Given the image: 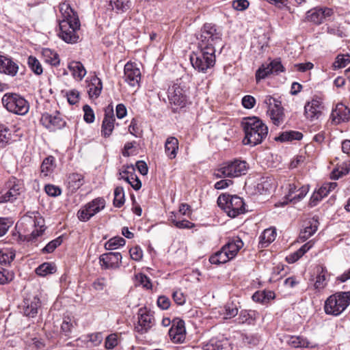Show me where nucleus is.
Wrapping results in <instances>:
<instances>
[{
    "label": "nucleus",
    "mask_w": 350,
    "mask_h": 350,
    "mask_svg": "<svg viewBox=\"0 0 350 350\" xmlns=\"http://www.w3.org/2000/svg\"><path fill=\"white\" fill-rule=\"evenodd\" d=\"M84 112L83 119L87 123H92L94 121V113L91 107L88 105H85L83 107Z\"/></svg>",
    "instance_id": "obj_54"
},
{
    "label": "nucleus",
    "mask_w": 350,
    "mask_h": 350,
    "mask_svg": "<svg viewBox=\"0 0 350 350\" xmlns=\"http://www.w3.org/2000/svg\"><path fill=\"white\" fill-rule=\"evenodd\" d=\"M239 308V303H234L233 301L226 303L224 308H221L224 319H230L237 316Z\"/></svg>",
    "instance_id": "obj_34"
},
{
    "label": "nucleus",
    "mask_w": 350,
    "mask_h": 350,
    "mask_svg": "<svg viewBox=\"0 0 350 350\" xmlns=\"http://www.w3.org/2000/svg\"><path fill=\"white\" fill-rule=\"evenodd\" d=\"M115 121L113 106L109 105L105 109V116L101 126L102 136L109 137L111 135Z\"/></svg>",
    "instance_id": "obj_19"
},
{
    "label": "nucleus",
    "mask_w": 350,
    "mask_h": 350,
    "mask_svg": "<svg viewBox=\"0 0 350 350\" xmlns=\"http://www.w3.org/2000/svg\"><path fill=\"white\" fill-rule=\"evenodd\" d=\"M68 68L72 77L79 81H81L87 73L83 64L78 61L70 62L68 65Z\"/></svg>",
    "instance_id": "obj_28"
},
{
    "label": "nucleus",
    "mask_w": 350,
    "mask_h": 350,
    "mask_svg": "<svg viewBox=\"0 0 350 350\" xmlns=\"http://www.w3.org/2000/svg\"><path fill=\"white\" fill-rule=\"evenodd\" d=\"M124 191L122 187H117L114 190L113 205L121 207L124 204Z\"/></svg>",
    "instance_id": "obj_46"
},
{
    "label": "nucleus",
    "mask_w": 350,
    "mask_h": 350,
    "mask_svg": "<svg viewBox=\"0 0 350 350\" xmlns=\"http://www.w3.org/2000/svg\"><path fill=\"white\" fill-rule=\"evenodd\" d=\"M271 74V71L269 64H262L256 72V82H259L260 80L265 79Z\"/></svg>",
    "instance_id": "obj_47"
},
{
    "label": "nucleus",
    "mask_w": 350,
    "mask_h": 350,
    "mask_svg": "<svg viewBox=\"0 0 350 350\" xmlns=\"http://www.w3.org/2000/svg\"><path fill=\"white\" fill-rule=\"evenodd\" d=\"M15 253L10 250H0V263L10 264L14 258Z\"/></svg>",
    "instance_id": "obj_49"
},
{
    "label": "nucleus",
    "mask_w": 350,
    "mask_h": 350,
    "mask_svg": "<svg viewBox=\"0 0 350 350\" xmlns=\"http://www.w3.org/2000/svg\"><path fill=\"white\" fill-rule=\"evenodd\" d=\"M276 237V232L274 228L265 229L259 237L260 247H266L272 243Z\"/></svg>",
    "instance_id": "obj_32"
},
{
    "label": "nucleus",
    "mask_w": 350,
    "mask_h": 350,
    "mask_svg": "<svg viewBox=\"0 0 350 350\" xmlns=\"http://www.w3.org/2000/svg\"><path fill=\"white\" fill-rule=\"evenodd\" d=\"M230 256L229 253L226 250H224V247H222L220 250L211 256L209 261L213 265L224 264L232 259V258H230Z\"/></svg>",
    "instance_id": "obj_33"
},
{
    "label": "nucleus",
    "mask_w": 350,
    "mask_h": 350,
    "mask_svg": "<svg viewBox=\"0 0 350 350\" xmlns=\"http://www.w3.org/2000/svg\"><path fill=\"white\" fill-rule=\"evenodd\" d=\"M217 204L230 217H235L245 211V203L237 196L220 195L217 198Z\"/></svg>",
    "instance_id": "obj_7"
},
{
    "label": "nucleus",
    "mask_w": 350,
    "mask_h": 350,
    "mask_svg": "<svg viewBox=\"0 0 350 350\" xmlns=\"http://www.w3.org/2000/svg\"><path fill=\"white\" fill-rule=\"evenodd\" d=\"M40 122L49 131H55L61 129L66 126V121L62 118L61 114L58 111H55V114L44 113L42 115Z\"/></svg>",
    "instance_id": "obj_12"
},
{
    "label": "nucleus",
    "mask_w": 350,
    "mask_h": 350,
    "mask_svg": "<svg viewBox=\"0 0 350 350\" xmlns=\"http://www.w3.org/2000/svg\"><path fill=\"white\" fill-rule=\"evenodd\" d=\"M186 330L184 321L176 319L172 321V325L169 330L171 340L175 343H181L185 339Z\"/></svg>",
    "instance_id": "obj_17"
},
{
    "label": "nucleus",
    "mask_w": 350,
    "mask_h": 350,
    "mask_svg": "<svg viewBox=\"0 0 350 350\" xmlns=\"http://www.w3.org/2000/svg\"><path fill=\"white\" fill-rule=\"evenodd\" d=\"M46 193L52 197H56L61 194L62 191L57 186L53 185H46L44 187Z\"/></svg>",
    "instance_id": "obj_58"
},
{
    "label": "nucleus",
    "mask_w": 350,
    "mask_h": 350,
    "mask_svg": "<svg viewBox=\"0 0 350 350\" xmlns=\"http://www.w3.org/2000/svg\"><path fill=\"white\" fill-rule=\"evenodd\" d=\"M60 12L63 18L59 23V36L67 43L77 42L79 39L78 31L80 28V22L77 13L67 3L61 5Z\"/></svg>",
    "instance_id": "obj_1"
},
{
    "label": "nucleus",
    "mask_w": 350,
    "mask_h": 350,
    "mask_svg": "<svg viewBox=\"0 0 350 350\" xmlns=\"http://www.w3.org/2000/svg\"><path fill=\"white\" fill-rule=\"evenodd\" d=\"M198 40V48L215 50V46L222 42L221 29L215 24L205 23L201 28Z\"/></svg>",
    "instance_id": "obj_3"
},
{
    "label": "nucleus",
    "mask_w": 350,
    "mask_h": 350,
    "mask_svg": "<svg viewBox=\"0 0 350 350\" xmlns=\"http://www.w3.org/2000/svg\"><path fill=\"white\" fill-rule=\"evenodd\" d=\"M124 78L129 85L138 86L141 79V72L133 64L126 63L124 68Z\"/></svg>",
    "instance_id": "obj_20"
},
{
    "label": "nucleus",
    "mask_w": 350,
    "mask_h": 350,
    "mask_svg": "<svg viewBox=\"0 0 350 350\" xmlns=\"http://www.w3.org/2000/svg\"><path fill=\"white\" fill-rule=\"evenodd\" d=\"M333 13V10L329 8H315L307 12L306 18L316 25H320Z\"/></svg>",
    "instance_id": "obj_16"
},
{
    "label": "nucleus",
    "mask_w": 350,
    "mask_h": 350,
    "mask_svg": "<svg viewBox=\"0 0 350 350\" xmlns=\"http://www.w3.org/2000/svg\"><path fill=\"white\" fill-rule=\"evenodd\" d=\"M178 141L174 137H170L165 143V153L170 159H174L177 155Z\"/></svg>",
    "instance_id": "obj_30"
},
{
    "label": "nucleus",
    "mask_w": 350,
    "mask_h": 350,
    "mask_svg": "<svg viewBox=\"0 0 350 350\" xmlns=\"http://www.w3.org/2000/svg\"><path fill=\"white\" fill-rule=\"evenodd\" d=\"M243 106L246 109H252L254 107L256 99L250 95H246L243 97L241 100Z\"/></svg>",
    "instance_id": "obj_63"
},
{
    "label": "nucleus",
    "mask_w": 350,
    "mask_h": 350,
    "mask_svg": "<svg viewBox=\"0 0 350 350\" xmlns=\"http://www.w3.org/2000/svg\"><path fill=\"white\" fill-rule=\"evenodd\" d=\"M109 7L116 13H123L129 10L130 0H109Z\"/></svg>",
    "instance_id": "obj_35"
},
{
    "label": "nucleus",
    "mask_w": 350,
    "mask_h": 350,
    "mask_svg": "<svg viewBox=\"0 0 350 350\" xmlns=\"http://www.w3.org/2000/svg\"><path fill=\"white\" fill-rule=\"evenodd\" d=\"M2 103L8 111L15 114L23 116L29 111L28 102L17 94H5L2 98Z\"/></svg>",
    "instance_id": "obj_8"
},
{
    "label": "nucleus",
    "mask_w": 350,
    "mask_h": 350,
    "mask_svg": "<svg viewBox=\"0 0 350 350\" xmlns=\"http://www.w3.org/2000/svg\"><path fill=\"white\" fill-rule=\"evenodd\" d=\"M62 243V237H59L54 240H52L46 244V245L42 248V252L44 254L52 253L58 246Z\"/></svg>",
    "instance_id": "obj_50"
},
{
    "label": "nucleus",
    "mask_w": 350,
    "mask_h": 350,
    "mask_svg": "<svg viewBox=\"0 0 350 350\" xmlns=\"http://www.w3.org/2000/svg\"><path fill=\"white\" fill-rule=\"evenodd\" d=\"M250 5L247 0H234L232 1V8L238 11H243Z\"/></svg>",
    "instance_id": "obj_60"
},
{
    "label": "nucleus",
    "mask_w": 350,
    "mask_h": 350,
    "mask_svg": "<svg viewBox=\"0 0 350 350\" xmlns=\"http://www.w3.org/2000/svg\"><path fill=\"white\" fill-rule=\"evenodd\" d=\"M57 267L53 262H44L38 266L36 269L37 275L40 276H46L48 274H52L55 273Z\"/></svg>",
    "instance_id": "obj_40"
},
{
    "label": "nucleus",
    "mask_w": 350,
    "mask_h": 350,
    "mask_svg": "<svg viewBox=\"0 0 350 350\" xmlns=\"http://www.w3.org/2000/svg\"><path fill=\"white\" fill-rule=\"evenodd\" d=\"M350 305V291L338 292L330 295L325 301L327 314L338 316Z\"/></svg>",
    "instance_id": "obj_5"
},
{
    "label": "nucleus",
    "mask_w": 350,
    "mask_h": 350,
    "mask_svg": "<svg viewBox=\"0 0 350 350\" xmlns=\"http://www.w3.org/2000/svg\"><path fill=\"white\" fill-rule=\"evenodd\" d=\"M55 167V158L52 156L48 157L43 160L41 164V174L44 176H47L53 172Z\"/></svg>",
    "instance_id": "obj_38"
},
{
    "label": "nucleus",
    "mask_w": 350,
    "mask_h": 350,
    "mask_svg": "<svg viewBox=\"0 0 350 350\" xmlns=\"http://www.w3.org/2000/svg\"><path fill=\"white\" fill-rule=\"evenodd\" d=\"M34 215L33 219L32 217L27 218L28 223H33L35 230L31 233L26 237V240L28 242H33L36 240L38 237H40L45 230L44 220L42 217H40L38 213H32Z\"/></svg>",
    "instance_id": "obj_18"
},
{
    "label": "nucleus",
    "mask_w": 350,
    "mask_h": 350,
    "mask_svg": "<svg viewBox=\"0 0 350 350\" xmlns=\"http://www.w3.org/2000/svg\"><path fill=\"white\" fill-rule=\"evenodd\" d=\"M349 164L347 163H343L342 165L338 167L336 170H334L332 173V178L334 179H338L343 175H346L349 172Z\"/></svg>",
    "instance_id": "obj_51"
},
{
    "label": "nucleus",
    "mask_w": 350,
    "mask_h": 350,
    "mask_svg": "<svg viewBox=\"0 0 350 350\" xmlns=\"http://www.w3.org/2000/svg\"><path fill=\"white\" fill-rule=\"evenodd\" d=\"M287 343L292 347H309V342L307 339L297 336H291L288 337Z\"/></svg>",
    "instance_id": "obj_41"
},
{
    "label": "nucleus",
    "mask_w": 350,
    "mask_h": 350,
    "mask_svg": "<svg viewBox=\"0 0 350 350\" xmlns=\"http://www.w3.org/2000/svg\"><path fill=\"white\" fill-rule=\"evenodd\" d=\"M215 50L198 48L190 56L193 67L199 72H205L215 64Z\"/></svg>",
    "instance_id": "obj_6"
},
{
    "label": "nucleus",
    "mask_w": 350,
    "mask_h": 350,
    "mask_svg": "<svg viewBox=\"0 0 350 350\" xmlns=\"http://www.w3.org/2000/svg\"><path fill=\"white\" fill-rule=\"evenodd\" d=\"M129 253L131 258L135 261H139L143 256V252L138 246L131 248L129 250Z\"/></svg>",
    "instance_id": "obj_62"
},
{
    "label": "nucleus",
    "mask_w": 350,
    "mask_h": 350,
    "mask_svg": "<svg viewBox=\"0 0 350 350\" xmlns=\"http://www.w3.org/2000/svg\"><path fill=\"white\" fill-rule=\"evenodd\" d=\"M27 64L31 71L36 75H40L42 73V65L36 57L32 55L29 56L27 59Z\"/></svg>",
    "instance_id": "obj_45"
},
{
    "label": "nucleus",
    "mask_w": 350,
    "mask_h": 350,
    "mask_svg": "<svg viewBox=\"0 0 350 350\" xmlns=\"http://www.w3.org/2000/svg\"><path fill=\"white\" fill-rule=\"evenodd\" d=\"M42 54L45 62L53 66H57L59 65V57L55 51L50 49L46 48L42 50Z\"/></svg>",
    "instance_id": "obj_36"
},
{
    "label": "nucleus",
    "mask_w": 350,
    "mask_h": 350,
    "mask_svg": "<svg viewBox=\"0 0 350 350\" xmlns=\"http://www.w3.org/2000/svg\"><path fill=\"white\" fill-rule=\"evenodd\" d=\"M170 220L174 224V225L178 228L191 229L194 226V224L193 223L189 221L187 219H182L178 221L176 219L172 218V217H171Z\"/></svg>",
    "instance_id": "obj_55"
},
{
    "label": "nucleus",
    "mask_w": 350,
    "mask_h": 350,
    "mask_svg": "<svg viewBox=\"0 0 350 350\" xmlns=\"http://www.w3.org/2000/svg\"><path fill=\"white\" fill-rule=\"evenodd\" d=\"M350 63V55L349 54H340L337 55L335 62L333 64L334 69L345 67Z\"/></svg>",
    "instance_id": "obj_48"
},
{
    "label": "nucleus",
    "mask_w": 350,
    "mask_h": 350,
    "mask_svg": "<svg viewBox=\"0 0 350 350\" xmlns=\"http://www.w3.org/2000/svg\"><path fill=\"white\" fill-rule=\"evenodd\" d=\"M312 247V243L309 241L302 245L296 252L292 255V261H296L301 258L306 252H307Z\"/></svg>",
    "instance_id": "obj_52"
},
{
    "label": "nucleus",
    "mask_w": 350,
    "mask_h": 350,
    "mask_svg": "<svg viewBox=\"0 0 350 350\" xmlns=\"http://www.w3.org/2000/svg\"><path fill=\"white\" fill-rule=\"evenodd\" d=\"M331 118L336 124L349 121L350 120V109L343 104L339 103L332 110Z\"/></svg>",
    "instance_id": "obj_23"
},
{
    "label": "nucleus",
    "mask_w": 350,
    "mask_h": 350,
    "mask_svg": "<svg viewBox=\"0 0 350 350\" xmlns=\"http://www.w3.org/2000/svg\"><path fill=\"white\" fill-rule=\"evenodd\" d=\"M83 183V176L82 174L73 173L68 177V187L71 192L76 191Z\"/></svg>",
    "instance_id": "obj_31"
},
{
    "label": "nucleus",
    "mask_w": 350,
    "mask_h": 350,
    "mask_svg": "<svg viewBox=\"0 0 350 350\" xmlns=\"http://www.w3.org/2000/svg\"><path fill=\"white\" fill-rule=\"evenodd\" d=\"M323 110L324 105L322 99L314 97L305 105L304 114L307 119L314 121L321 117Z\"/></svg>",
    "instance_id": "obj_13"
},
{
    "label": "nucleus",
    "mask_w": 350,
    "mask_h": 350,
    "mask_svg": "<svg viewBox=\"0 0 350 350\" xmlns=\"http://www.w3.org/2000/svg\"><path fill=\"white\" fill-rule=\"evenodd\" d=\"M243 247V242L239 237H233L229 239L228 241L223 246L224 250H226L230 258H234L238 252Z\"/></svg>",
    "instance_id": "obj_25"
},
{
    "label": "nucleus",
    "mask_w": 350,
    "mask_h": 350,
    "mask_svg": "<svg viewBox=\"0 0 350 350\" xmlns=\"http://www.w3.org/2000/svg\"><path fill=\"white\" fill-rule=\"evenodd\" d=\"M72 327V323L70 322L69 318H65L62 323L61 330L66 336H68L71 333Z\"/></svg>",
    "instance_id": "obj_61"
},
{
    "label": "nucleus",
    "mask_w": 350,
    "mask_h": 350,
    "mask_svg": "<svg viewBox=\"0 0 350 350\" xmlns=\"http://www.w3.org/2000/svg\"><path fill=\"white\" fill-rule=\"evenodd\" d=\"M41 307V302L38 296L26 297L23 303V314L29 317H34L37 315L38 309Z\"/></svg>",
    "instance_id": "obj_21"
},
{
    "label": "nucleus",
    "mask_w": 350,
    "mask_h": 350,
    "mask_svg": "<svg viewBox=\"0 0 350 350\" xmlns=\"http://www.w3.org/2000/svg\"><path fill=\"white\" fill-rule=\"evenodd\" d=\"M258 316V313L256 310H242L235 321L239 324L247 323L251 325L255 323Z\"/></svg>",
    "instance_id": "obj_29"
},
{
    "label": "nucleus",
    "mask_w": 350,
    "mask_h": 350,
    "mask_svg": "<svg viewBox=\"0 0 350 350\" xmlns=\"http://www.w3.org/2000/svg\"><path fill=\"white\" fill-rule=\"evenodd\" d=\"M138 322L135 327L136 332L140 334L147 332L154 325V318L146 308H141L138 310Z\"/></svg>",
    "instance_id": "obj_14"
},
{
    "label": "nucleus",
    "mask_w": 350,
    "mask_h": 350,
    "mask_svg": "<svg viewBox=\"0 0 350 350\" xmlns=\"http://www.w3.org/2000/svg\"><path fill=\"white\" fill-rule=\"evenodd\" d=\"M267 114L275 125H280L284 121L283 109L278 104L269 106Z\"/></svg>",
    "instance_id": "obj_27"
},
{
    "label": "nucleus",
    "mask_w": 350,
    "mask_h": 350,
    "mask_svg": "<svg viewBox=\"0 0 350 350\" xmlns=\"http://www.w3.org/2000/svg\"><path fill=\"white\" fill-rule=\"evenodd\" d=\"M68 102L70 105H75L79 102V92L77 90H72L67 93Z\"/></svg>",
    "instance_id": "obj_64"
},
{
    "label": "nucleus",
    "mask_w": 350,
    "mask_h": 350,
    "mask_svg": "<svg viewBox=\"0 0 350 350\" xmlns=\"http://www.w3.org/2000/svg\"><path fill=\"white\" fill-rule=\"evenodd\" d=\"M105 206V200L103 198H96L81 207L77 212V217L80 221H87Z\"/></svg>",
    "instance_id": "obj_11"
},
{
    "label": "nucleus",
    "mask_w": 350,
    "mask_h": 350,
    "mask_svg": "<svg viewBox=\"0 0 350 350\" xmlns=\"http://www.w3.org/2000/svg\"><path fill=\"white\" fill-rule=\"evenodd\" d=\"M5 187L7 191L0 193V203L13 202L25 190L23 182L16 177H11Z\"/></svg>",
    "instance_id": "obj_9"
},
{
    "label": "nucleus",
    "mask_w": 350,
    "mask_h": 350,
    "mask_svg": "<svg viewBox=\"0 0 350 350\" xmlns=\"http://www.w3.org/2000/svg\"><path fill=\"white\" fill-rule=\"evenodd\" d=\"M326 273L327 270L324 268H321V271L319 273L316 278L314 287L318 292L323 290L327 284L328 280Z\"/></svg>",
    "instance_id": "obj_39"
},
{
    "label": "nucleus",
    "mask_w": 350,
    "mask_h": 350,
    "mask_svg": "<svg viewBox=\"0 0 350 350\" xmlns=\"http://www.w3.org/2000/svg\"><path fill=\"white\" fill-rule=\"evenodd\" d=\"M126 241L121 237H114L110 239L105 244V248L107 250H113L118 249L120 246H124Z\"/></svg>",
    "instance_id": "obj_43"
},
{
    "label": "nucleus",
    "mask_w": 350,
    "mask_h": 350,
    "mask_svg": "<svg viewBox=\"0 0 350 350\" xmlns=\"http://www.w3.org/2000/svg\"><path fill=\"white\" fill-rule=\"evenodd\" d=\"M319 221L315 217H312L305 222L304 228L300 232L299 239L306 241L313 235L318 229Z\"/></svg>",
    "instance_id": "obj_26"
},
{
    "label": "nucleus",
    "mask_w": 350,
    "mask_h": 350,
    "mask_svg": "<svg viewBox=\"0 0 350 350\" xmlns=\"http://www.w3.org/2000/svg\"><path fill=\"white\" fill-rule=\"evenodd\" d=\"M93 81L89 85L88 94L91 98H97L101 93L103 88L102 81L98 78L94 79Z\"/></svg>",
    "instance_id": "obj_42"
},
{
    "label": "nucleus",
    "mask_w": 350,
    "mask_h": 350,
    "mask_svg": "<svg viewBox=\"0 0 350 350\" xmlns=\"http://www.w3.org/2000/svg\"><path fill=\"white\" fill-rule=\"evenodd\" d=\"M271 71V74H279L284 70V66H282L280 59H273L269 64H268Z\"/></svg>",
    "instance_id": "obj_56"
},
{
    "label": "nucleus",
    "mask_w": 350,
    "mask_h": 350,
    "mask_svg": "<svg viewBox=\"0 0 350 350\" xmlns=\"http://www.w3.org/2000/svg\"><path fill=\"white\" fill-rule=\"evenodd\" d=\"M204 350H232L229 340L223 336L214 337L204 345Z\"/></svg>",
    "instance_id": "obj_22"
},
{
    "label": "nucleus",
    "mask_w": 350,
    "mask_h": 350,
    "mask_svg": "<svg viewBox=\"0 0 350 350\" xmlns=\"http://www.w3.org/2000/svg\"><path fill=\"white\" fill-rule=\"evenodd\" d=\"M18 71V66L12 58L0 55V73L14 77Z\"/></svg>",
    "instance_id": "obj_24"
},
{
    "label": "nucleus",
    "mask_w": 350,
    "mask_h": 350,
    "mask_svg": "<svg viewBox=\"0 0 350 350\" xmlns=\"http://www.w3.org/2000/svg\"><path fill=\"white\" fill-rule=\"evenodd\" d=\"M118 336L115 334L109 335L105 340V347L112 349L118 345Z\"/></svg>",
    "instance_id": "obj_59"
},
{
    "label": "nucleus",
    "mask_w": 350,
    "mask_h": 350,
    "mask_svg": "<svg viewBox=\"0 0 350 350\" xmlns=\"http://www.w3.org/2000/svg\"><path fill=\"white\" fill-rule=\"evenodd\" d=\"M249 169V164L240 159H234L220 165L213 172L217 178H235L246 174Z\"/></svg>",
    "instance_id": "obj_4"
},
{
    "label": "nucleus",
    "mask_w": 350,
    "mask_h": 350,
    "mask_svg": "<svg viewBox=\"0 0 350 350\" xmlns=\"http://www.w3.org/2000/svg\"><path fill=\"white\" fill-rule=\"evenodd\" d=\"M303 137L301 132L295 131H288L282 133L278 137H275L276 141L280 142H292L293 140H300Z\"/></svg>",
    "instance_id": "obj_37"
},
{
    "label": "nucleus",
    "mask_w": 350,
    "mask_h": 350,
    "mask_svg": "<svg viewBox=\"0 0 350 350\" xmlns=\"http://www.w3.org/2000/svg\"><path fill=\"white\" fill-rule=\"evenodd\" d=\"M136 280L138 282L139 284L142 285L143 287L146 289H150L152 288V284L150 282V280L148 277H147L145 274L139 273L135 275Z\"/></svg>",
    "instance_id": "obj_57"
},
{
    "label": "nucleus",
    "mask_w": 350,
    "mask_h": 350,
    "mask_svg": "<svg viewBox=\"0 0 350 350\" xmlns=\"http://www.w3.org/2000/svg\"><path fill=\"white\" fill-rule=\"evenodd\" d=\"M122 258L120 252H109L100 256L99 262L103 269H116L120 267Z\"/></svg>",
    "instance_id": "obj_15"
},
{
    "label": "nucleus",
    "mask_w": 350,
    "mask_h": 350,
    "mask_svg": "<svg viewBox=\"0 0 350 350\" xmlns=\"http://www.w3.org/2000/svg\"><path fill=\"white\" fill-rule=\"evenodd\" d=\"M11 131L4 125H0V148H4L11 140Z\"/></svg>",
    "instance_id": "obj_44"
},
{
    "label": "nucleus",
    "mask_w": 350,
    "mask_h": 350,
    "mask_svg": "<svg viewBox=\"0 0 350 350\" xmlns=\"http://www.w3.org/2000/svg\"><path fill=\"white\" fill-rule=\"evenodd\" d=\"M12 225V222L9 218L0 217V237L4 236L7 233Z\"/></svg>",
    "instance_id": "obj_53"
},
{
    "label": "nucleus",
    "mask_w": 350,
    "mask_h": 350,
    "mask_svg": "<svg viewBox=\"0 0 350 350\" xmlns=\"http://www.w3.org/2000/svg\"><path fill=\"white\" fill-rule=\"evenodd\" d=\"M168 99L176 109L183 108L188 104L187 89L185 85L175 83L168 89Z\"/></svg>",
    "instance_id": "obj_10"
},
{
    "label": "nucleus",
    "mask_w": 350,
    "mask_h": 350,
    "mask_svg": "<svg viewBox=\"0 0 350 350\" xmlns=\"http://www.w3.org/2000/svg\"><path fill=\"white\" fill-rule=\"evenodd\" d=\"M241 124L245 133L243 139L245 145L255 146L260 144L268 135L267 126L258 117L244 118Z\"/></svg>",
    "instance_id": "obj_2"
}]
</instances>
